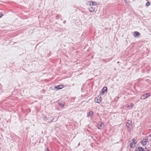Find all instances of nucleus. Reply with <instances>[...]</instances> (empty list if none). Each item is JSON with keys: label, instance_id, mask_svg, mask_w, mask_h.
<instances>
[{"label": "nucleus", "instance_id": "nucleus-8", "mask_svg": "<svg viewBox=\"0 0 151 151\" xmlns=\"http://www.w3.org/2000/svg\"><path fill=\"white\" fill-rule=\"evenodd\" d=\"M140 35V34L138 32L136 31L134 32V37H138Z\"/></svg>", "mask_w": 151, "mask_h": 151}, {"label": "nucleus", "instance_id": "nucleus-3", "mask_svg": "<svg viewBox=\"0 0 151 151\" xmlns=\"http://www.w3.org/2000/svg\"><path fill=\"white\" fill-rule=\"evenodd\" d=\"M101 99H102L101 97H99L98 96L95 98V101L96 103H100L101 101Z\"/></svg>", "mask_w": 151, "mask_h": 151}, {"label": "nucleus", "instance_id": "nucleus-6", "mask_svg": "<svg viewBox=\"0 0 151 151\" xmlns=\"http://www.w3.org/2000/svg\"><path fill=\"white\" fill-rule=\"evenodd\" d=\"M63 86L62 85H58L55 87V90L57 91L58 90L63 88Z\"/></svg>", "mask_w": 151, "mask_h": 151}, {"label": "nucleus", "instance_id": "nucleus-13", "mask_svg": "<svg viewBox=\"0 0 151 151\" xmlns=\"http://www.w3.org/2000/svg\"><path fill=\"white\" fill-rule=\"evenodd\" d=\"M96 4H97V3L96 2H91V4H90V6H95V5H96Z\"/></svg>", "mask_w": 151, "mask_h": 151}, {"label": "nucleus", "instance_id": "nucleus-12", "mask_svg": "<svg viewBox=\"0 0 151 151\" xmlns=\"http://www.w3.org/2000/svg\"><path fill=\"white\" fill-rule=\"evenodd\" d=\"M127 107L129 109H132L133 106V104L131 103L130 104V105H126Z\"/></svg>", "mask_w": 151, "mask_h": 151}, {"label": "nucleus", "instance_id": "nucleus-16", "mask_svg": "<svg viewBox=\"0 0 151 151\" xmlns=\"http://www.w3.org/2000/svg\"><path fill=\"white\" fill-rule=\"evenodd\" d=\"M141 147H139L137 148H136L135 151H141Z\"/></svg>", "mask_w": 151, "mask_h": 151}, {"label": "nucleus", "instance_id": "nucleus-4", "mask_svg": "<svg viewBox=\"0 0 151 151\" xmlns=\"http://www.w3.org/2000/svg\"><path fill=\"white\" fill-rule=\"evenodd\" d=\"M150 96V95L148 93H145L141 97V100L145 99Z\"/></svg>", "mask_w": 151, "mask_h": 151}, {"label": "nucleus", "instance_id": "nucleus-19", "mask_svg": "<svg viewBox=\"0 0 151 151\" xmlns=\"http://www.w3.org/2000/svg\"><path fill=\"white\" fill-rule=\"evenodd\" d=\"M91 2H88L87 3V4L88 5H90V4H91Z\"/></svg>", "mask_w": 151, "mask_h": 151}, {"label": "nucleus", "instance_id": "nucleus-11", "mask_svg": "<svg viewBox=\"0 0 151 151\" xmlns=\"http://www.w3.org/2000/svg\"><path fill=\"white\" fill-rule=\"evenodd\" d=\"M102 126V123L101 122L97 125V128L99 129H101Z\"/></svg>", "mask_w": 151, "mask_h": 151}, {"label": "nucleus", "instance_id": "nucleus-24", "mask_svg": "<svg viewBox=\"0 0 151 151\" xmlns=\"http://www.w3.org/2000/svg\"><path fill=\"white\" fill-rule=\"evenodd\" d=\"M79 144H80L79 143V144H78V145H79Z\"/></svg>", "mask_w": 151, "mask_h": 151}, {"label": "nucleus", "instance_id": "nucleus-21", "mask_svg": "<svg viewBox=\"0 0 151 151\" xmlns=\"http://www.w3.org/2000/svg\"><path fill=\"white\" fill-rule=\"evenodd\" d=\"M3 14H0V18L1 17L3 16Z\"/></svg>", "mask_w": 151, "mask_h": 151}, {"label": "nucleus", "instance_id": "nucleus-17", "mask_svg": "<svg viewBox=\"0 0 151 151\" xmlns=\"http://www.w3.org/2000/svg\"><path fill=\"white\" fill-rule=\"evenodd\" d=\"M150 3L149 2H147L146 3V5L147 6H148L150 5Z\"/></svg>", "mask_w": 151, "mask_h": 151}, {"label": "nucleus", "instance_id": "nucleus-10", "mask_svg": "<svg viewBox=\"0 0 151 151\" xmlns=\"http://www.w3.org/2000/svg\"><path fill=\"white\" fill-rule=\"evenodd\" d=\"M132 123L131 121L130 120L128 121V122L126 124V126L129 127L131 125Z\"/></svg>", "mask_w": 151, "mask_h": 151}, {"label": "nucleus", "instance_id": "nucleus-20", "mask_svg": "<svg viewBox=\"0 0 151 151\" xmlns=\"http://www.w3.org/2000/svg\"><path fill=\"white\" fill-rule=\"evenodd\" d=\"M3 14H0V18L1 17L3 16Z\"/></svg>", "mask_w": 151, "mask_h": 151}, {"label": "nucleus", "instance_id": "nucleus-9", "mask_svg": "<svg viewBox=\"0 0 151 151\" xmlns=\"http://www.w3.org/2000/svg\"><path fill=\"white\" fill-rule=\"evenodd\" d=\"M49 118H47L46 116H45L44 118V120L45 121H47L48 123L51 122L54 119H52L50 121L48 119Z\"/></svg>", "mask_w": 151, "mask_h": 151}, {"label": "nucleus", "instance_id": "nucleus-14", "mask_svg": "<svg viewBox=\"0 0 151 151\" xmlns=\"http://www.w3.org/2000/svg\"><path fill=\"white\" fill-rule=\"evenodd\" d=\"M93 112L92 111H90L89 112L88 114V116H92L93 114Z\"/></svg>", "mask_w": 151, "mask_h": 151}, {"label": "nucleus", "instance_id": "nucleus-25", "mask_svg": "<svg viewBox=\"0 0 151 151\" xmlns=\"http://www.w3.org/2000/svg\"><path fill=\"white\" fill-rule=\"evenodd\" d=\"M119 63V62H117V63Z\"/></svg>", "mask_w": 151, "mask_h": 151}, {"label": "nucleus", "instance_id": "nucleus-18", "mask_svg": "<svg viewBox=\"0 0 151 151\" xmlns=\"http://www.w3.org/2000/svg\"><path fill=\"white\" fill-rule=\"evenodd\" d=\"M141 151H145V150H144V149L142 147H141Z\"/></svg>", "mask_w": 151, "mask_h": 151}, {"label": "nucleus", "instance_id": "nucleus-7", "mask_svg": "<svg viewBox=\"0 0 151 151\" xmlns=\"http://www.w3.org/2000/svg\"><path fill=\"white\" fill-rule=\"evenodd\" d=\"M107 90V87H104L103 89H102V92H100V94H101V95H103L104 92H105Z\"/></svg>", "mask_w": 151, "mask_h": 151}, {"label": "nucleus", "instance_id": "nucleus-15", "mask_svg": "<svg viewBox=\"0 0 151 151\" xmlns=\"http://www.w3.org/2000/svg\"><path fill=\"white\" fill-rule=\"evenodd\" d=\"M60 102V101H59V102L58 103L60 105L61 107H63L64 106V105L65 104V103L64 102H62V103L60 104L61 103Z\"/></svg>", "mask_w": 151, "mask_h": 151}, {"label": "nucleus", "instance_id": "nucleus-1", "mask_svg": "<svg viewBox=\"0 0 151 151\" xmlns=\"http://www.w3.org/2000/svg\"><path fill=\"white\" fill-rule=\"evenodd\" d=\"M147 137H146L145 138L143 139L140 142L141 144L143 146L145 145L146 144L147 141Z\"/></svg>", "mask_w": 151, "mask_h": 151}, {"label": "nucleus", "instance_id": "nucleus-5", "mask_svg": "<svg viewBox=\"0 0 151 151\" xmlns=\"http://www.w3.org/2000/svg\"><path fill=\"white\" fill-rule=\"evenodd\" d=\"M95 9V6H91L89 8V10L90 12H94Z\"/></svg>", "mask_w": 151, "mask_h": 151}, {"label": "nucleus", "instance_id": "nucleus-23", "mask_svg": "<svg viewBox=\"0 0 151 151\" xmlns=\"http://www.w3.org/2000/svg\"><path fill=\"white\" fill-rule=\"evenodd\" d=\"M148 136L150 137H151V133Z\"/></svg>", "mask_w": 151, "mask_h": 151}, {"label": "nucleus", "instance_id": "nucleus-22", "mask_svg": "<svg viewBox=\"0 0 151 151\" xmlns=\"http://www.w3.org/2000/svg\"><path fill=\"white\" fill-rule=\"evenodd\" d=\"M45 151H49V150L48 148H47L45 149Z\"/></svg>", "mask_w": 151, "mask_h": 151}, {"label": "nucleus", "instance_id": "nucleus-2", "mask_svg": "<svg viewBox=\"0 0 151 151\" xmlns=\"http://www.w3.org/2000/svg\"><path fill=\"white\" fill-rule=\"evenodd\" d=\"M134 139H132V142L131 143L130 145V146L131 148H134L135 147V145L137 143V142Z\"/></svg>", "mask_w": 151, "mask_h": 151}]
</instances>
